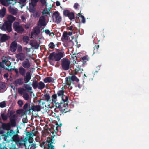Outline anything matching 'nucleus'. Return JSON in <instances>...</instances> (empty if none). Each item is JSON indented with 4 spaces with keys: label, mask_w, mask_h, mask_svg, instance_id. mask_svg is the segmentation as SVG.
I'll use <instances>...</instances> for the list:
<instances>
[{
    "label": "nucleus",
    "mask_w": 149,
    "mask_h": 149,
    "mask_svg": "<svg viewBox=\"0 0 149 149\" xmlns=\"http://www.w3.org/2000/svg\"><path fill=\"white\" fill-rule=\"evenodd\" d=\"M56 6H59L60 5V2L58 1H57L56 2Z\"/></svg>",
    "instance_id": "64"
},
{
    "label": "nucleus",
    "mask_w": 149,
    "mask_h": 149,
    "mask_svg": "<svg viewBox=\"0 0 149 149\" xmlns=\"http://www.w3.org/2000/svg\"><path fill=\"white\" fill-rule=\"evenodd\" d=\"M52 17L53 20H55L54 22L57 24L60 23L61 21V17L60 16L59 13L58 11H55L53 13Z\"/></svg>",
    "instance_id": "9"
},
{
    "label": "nucleus",
    "mask_w": 149,
    "mask_h": 149,
    "mask_svg": "<svg viewBox=\"0 0 149 149\" xmlns=\"http://www.w3.org/2000/svg\"><path fill=\"white\" fill-rule=\"evenodd\" d=\"M7 19L8 21H6L12 24L13 22L15 20V17L11 15H10L8 16Z\"/></svg>",
    "instance_id": "26"
},
{
    "label": "nucleus",
    "mask_w": 149,
    "mask_h": 149,
    "mask_svg": "<svg viewBox=\"0 0 149 149\" xmlns=\"http://www.w3.org/2000/svg\"><path fill=\"white\" fill-rule=\"evenodd\" d=\"M73 33H75L74 32V31H70L68 33V35L69 36H71L72 35Z\"/></svg>",
    "instance_id": "62"
},
{
    "label": "nucleus",
    "mask_w": 149,
    "mask_h": 149,
    "mask_svg": "<svg viewBox=\"0 0 149 149\" xmlns=\"http://www.w3.org/2000/svg\"><path fill=\"white\" fill-rule=\"evenodd\" d=\"M0 36H1L0 39L1 42H5L10 38V37L6 34H2L0 33Z\"/></svg>",
    "instance_id": "20"
},
{
    "label": "nucleus",
    "mask_w": 149,
    "mask_h": 149,
    "mask_svg": "<svg viewBox=\"0 0 149 149\" xmlns=\"http://www.w3.org/2000/svg\"><path fill=\"white\" fill-rule=\"evenodd\" d=\"M45 32L46 34L49 35L50 36L52 34H53V32H50V31L48 29H45Z\"/></svg>",
    "instance_id": "50"
},
{
    "label": "nucleus",
    "mask_w": 149,
    "mask_h": 149,
    "mask_svg": "<svg viewBox=\"0 0 149 149\" xmlns=\"http://www.w3.org/2000/svg\"><path fill=\"white\" fill-rule=\"evenodd\" d=\"M1 116L2 119L4 121H6L7 120L8 117L7 114H6L5 113H1Z\"/></svg>",
    "instance_id": "30"
},
{
    "label": "nucleus",
    "mask_w": 149,
    "mask_h": 149,
    "mask_svg": "<svg viewBox=\"0 0 149 149\" xmlns=\"http://www.w3.org/2000/svg\"><path fill=\"white\" fill-rule=\"evenodd\" d=\"M22 66L25 68H29L30 67L31 64L28 58H26L25 61L22 62Z\"/></svg>",
    "instance_id": "19"
},
{
    "label": "nucleus",
    "mask_w": 149,
    "mask_h": 149,
    "mask_svg": "<svg viewBox=\"0 0 149 149\" xmlns=\"http://www.w3.org/2000/svg\"><path fill=\"white\" fill-rule=\"evenodd\" d=\"M55 127V126H54V125H53L52 126V127L53 128V129L54 130V131H55V132H56V131H57L58 130V126H57L56 127H55V129H54V127Z\"/></svg>",
    "instance_id": "54"
},
{
    "label": "nucleus",
    "mask_w": 149,
    "mask_h": 149,
    "mask_svg": "<svg viewBox=\"0 0 149 149\" xmlns=\"http://www.w3.org/2000/svg\"><path fill=\"white\" fill-rule=\"evenodd\" d=\"M23 123H27V120L26 118H23L22 119Z\"/></svg>",
    "instance_id": "58"
},
{
    "label": "nucleus",
    "mask_w": 149,
    "mask_h": 149,
    "mask_svg": "<svg viewBox=\"0 0 149 149\" xmlns=\"http://www.w3.org/2000/svg\"><path fill=\"white\" fill-rule=\"evenodd\" d=\"M0 123L2 124V128L5 130H9L10 129L11 126L12 127L10 123H3L1 122H0Z\"/></svg>",
    "instance_id": "17"
},
{
    "label": "nucleus",
    "mask_w": 149,
    "mask_h": 149,
    "mask_svg": "<svg viewBox=\"0 0 149 149\" xmlns=\"http://www.w3.org/2000/svg\"><path fill=\"white\" fill-rule=\"evenodd\" d=\"M70 61L67 58H64L61 60L62 68L64 70H67L70 68Z\"/></svg>",
    "instance_id": "5"
},
{
    "label": "nucleus",
    "mask_w": 149,
    "mask_h": 149,
    "mask_svg": "<svg viewBox=\"0 0 149 149\" xmlns=\"http://www.w3.org/2000/svg\"><path fill=\"white\" fill-rule=\"evenodd\" d=\"M79 6V5L78 4V3H76L74 4V7L75 9H77L78 8Z\"/></svg>",
    "instance_id": "57"
},
{
    "label": "nucleus",
    "mask_w": 149,
    "mask_h": 149,
    "mask_svg": "<svg viewBox=\"0 0 149 149\" xmlns=\"http://www.w3.org/2000/svg\"><path fill=\"white\" fill-rule=\"evenodd\" d=\"M66 84L70 86L71 83L74 81H75L78 83L79 81V79L75 75L69 76L65 78Z\"/></svg>",
    "instance_id": "6"
},
{
    "label": "nucleus",
    "mask_w": 149,
    "mask_h": 149,
    "mask_svg": "<svg viewBox=\"0 0 149 149\" xmlns=\"http://www.w3.org/2000/svg\"><path fill=\"white\" fill-rule=\"evenodd\" d=\"M44 81L45 83H50L52 81V78L49 77H47L44 79Z\"/></svg>",
    "instance_id": "34"
},
{
    "label": "nucleus",
    "mask_w": 149,
    "mask_h": 149,
    "mask_svg": "<svg viewBox=\"0 0 149 149\" xmlns=\"http://www.w3.org/2000/svg\"><path fill=\"white\" fill-rule=\"evenodd\" d=\"M82 13H80L77 14V15L82 18L81 22L82 23H85L86 22L84 16L82 15Z\"/></svg>",
    "instance_id": "32"
},
{
    "label": "nucleus",
    "mask_w": 149,
    "mask_h": 149,
    "mask_svg": "<svg viewBox=\"0 0 149 149\" xmlns=\"http://www.w3.org/2000/svg\"><path fill=\"white\" fill-rule=\"evenodd\" d=\"M14 0H0V2L3 5L8 6L9 5L12 4Z\"/></svg>",
    "instance_id": "21"
},
{
    "label": "nucleus",
    "mask_w": 149,
    "mask_h": 149,
    "mask_svg": "<svg viewBox=\"0 0 149 149\" xmlns=\"http://www.w3.org/2000/svg\"><path fill=\"white\" fill-rule=\"evenodd\" d=\"M19 74L24 77V80L26 83H28L31 79L32 74L28 71L26 72L25 68L21 66L19 68Z\"/></svg>",
    "instance_id": "1"
},
{
    "label": "nucleus",
    "mask_w": 149,
    "mask_h": 149,
    "mask_svg": "<svg viewBox=\"0 0 149 149\" xmlns=\"http://www.w3.org/2000/svg\"><path fill=\"white\" fill-rule=\"evenodd\" d=\"M24 90L23 89H19L18 91V92L20 94H22L23 93Z\"/></svg>",
    "instance_id": "60"
},
{
    "label": "nucleus",
    "mask_w": 149,
    "mask_h": 149,
    "mask_svg": "<svg viewBox=\"0 0 149 149\" xmlns=\"http://www.w3.org/2000/svg\"><path fill=\"white\" fill-rule=\"evenodd\" d=\"M5 87V86L2 82H0V90L4 89Z\"/></svg>",
    "instance_id": "49"
},
{
    "label": "nucleus",
    "mask_w": 149,
    "mask_h": 149,
    "mask_svg": "<svg viewBox=\"0 0 149 149\" xmlns=\"http://www.w3.org/2000/svg\"><path fill=\"white\" fill-rule=\"evenodd\" d=\"M45 20V17L44 16H42L39 18L38 23L41 26H45L46 25Z\"/></svg>",
    "instance_id": "24"
},
{
    "label": "nucleus",
    "mask_w": 149,
    "mask_h": 149,
    "mask_svg": "<svg viewBox=\"0 0 149 149\" xmlns=\"http://www.w3.org/2000/svg\"><path fill=\"white\" fill-rule=\"evenodd\" d=\"M21 19H22V20L23 22H24L26 20V18H25V17L24 16H21Z\"/></svg>",
    "instance_id": "59"
},
{
    "label": "nucleus",
    "mask_w": 149,
    "mask_h": 149,
    "mask_svg": "<svg viewBox=\"0 0 149 149\" xmlns=\"http://www.w3.org/2000/svg\"><path fill=\"white\" fill-rule=\"evenodd\" d=\"M40 28L38 26L35 27L33 29V31H32L31 33V36L30 37V38H32V36L33 35H38L40 33Z\"/></svg>",
    "instance_id": "18"
},
{
    "label": "nucleus",
    "mask_w": 149,
    "mask_h": 149,
    "mask_svg": "<svg viewBox=\"0 0 149 149\" xmlns=\"http://www.w3.org/2000/svg\"><path fill=\"white\" fill-rule=\"evenodd\" d=\"M61 39L63 41H66L68 40V33L67 32L65 31L63 32Z\"/></svg>",
    "instance_id": "27"
},
{
    "label": "nucleus",
    "mask_w": 149,
    "mask_h": 149,
    "mask_svg": "<svg viewBox=\"0 0 149 149\" xmlns=\"http://www.w3.org/2000/svg\"><path fill=\"white\" fill-rule=\"evenodd\" d=\"M64 15L68 17L70 20L75 19L74 13L73 12H70L69 10H65L63 11Z\"/></svg>",
    "instance_id": "10"
},
{
    "label": "nucleus",
    "mask_w": 149,
    "mask_h": 149,
    "mask_svg": "<svg viewBox=\"0 0 149 149\" xmlns=\"http://www.w3.org/2000/svg\"><path fill=\"white\" fill-rule=\"evenodd\" d=\"M11 26V24L6 21H5L3 26H2L0 27V28L3 31H7L8 32H10L12 30Z\"/></svg>",
    "instance_id": "8"
},
{
    "label": "nucleus",
    "mask_w": 149,
    "mask_h": 149,
    "mask_svg": "<svg viewBox=\"0 0 149 149\" xmlns=\"http://www.w3.org/2000/svg\"><path fill=\"white\" fill-rule=\"evenodd\" d=\"M6 106V103L5 101L2 102H0V107L3 108L5 107Z\"/></svg>",
    "instance_id": "46"
},
{
    "label": "nucleus",
    "mask_w": 149,
    "mask_h": 149,
    "mask_svg": "<svg viewBox=\"0 0 149 149\" xmlns=\"http://www.w3.org/2000/svg\"><path fill=\"white\" fill-rule=\"evenodd\" d=\"M40 2L43 5H44L46 3V0H40Z\"/></svg>",
    "instance_id": "61"
},
{
    "label": "nucleus",
    "mask_w": 149,
    "mask_h": 149,
    "mask_svg": "<svg viewBox=\"0 0 149 149\" xmlns=\"http://www.w3.org/2000/svg\"><path fill=\"white\" fill-rule=\"evenodd\" d=\"M22 46L20 45H18L17 47V52L19 53H22Z\"/></svg>",
    "instance_id": "41"
},
{
    "label": "nucleus",
    "mask_w": 149,
    "mask_h": 149,
    "mask_svg": "<svg viewBox=\"0 0 149 149\" xmlns=\"http://www.w3.org/2000/svg\"><path fill=\"white\" fill-rule=\"evenodd\" d=\"M45 84L42 81H40L38 83V88L40 90L43 89L45 87Z\"/></svg>",
    "instance_id": "29"
},
{
    "label": "nucleus",
    "mask_w": 149,
    "mask_h": 149,
    "mask_svg": "<svg viewBox=\"0 0 149 149\" xmlns=\"http://www.w3.org/2000/svg\"><path fill=\"white\" fill-rule=\"evenodd\" d=\"M31 2L30 3V5H32L33 7H35L37 3L38 2L39 0H31Z\"/></svg>",
    "instance_id": "33"
},
{
    "label": "nucleus",
    "mask_w": 149,
    "mask_h": 149,
    "mask_svg": "<svg viewBox=\"0 0 149 149\" xmlns=\"http://www.w3.org/2000/svg\"><path fill=\"white\" fill-rule=\"evenodd\" d=\"M15 57L17 58V61L18 60V61L19 60L21 61H24L25 58V54L23 53H19L16 54L15 55Z\"/></svg>",
    "instance_id": "15"
},
{
    "label": "nucleus",
    "mask_w": 149,
    "mask_h": 149,
    "mask_svg": "<svg viewBox=\"0 0 149 149\" xmlns=\"http://www.w3.org/2000/svg\"><path fill=\"white\" fill-rule=\"evenodd\" d=\"M15 111L9 109L7 112V115L10 118V123H11V126L12 127H15L16 126V119L17 116L16 114H14L15 113Z\"/></svg>",
    "instance_id": "4"
},
{
    "label": "nucleus",
    "mask_w": 149,
    "mask_h": 149,
    "mask_svg": "<svg viewBox=\"0 0 149 149\" xmlns=\"http://www.w3.org/2000/svg\"><path fill=\"white\" fill-rule=\"evenodd\" d=\"M25 89L29 91H31L32 90V87H29L27 85H26L25 86Z\"/></svg>",
    "instance_id": "51"
},
{
    "label": "nucleus",
    "mask_w": 149,
    "mask_h": 149,
    "mask_svg": "<svg viewBox=\"0 0 149 149\" xmlns=\"http://www.w3.org/2000/svg\"><path fill=\"white\" fill-rule=\"evenodd\" d=\"M44 97H45L46 100L48 102L49 101V100L50 99V97L49 95V94L48 93H46L44 95Z\"/></svg>",
    "instance_id": "40"
},
{
    "label": "nucleus",
    "mask_w": 149,
    "mask_h": 149,
    "mask_svg": "<svg viewBox=\"0 0 149 149\" xmlns=\"http://www.w3.org/2000/svg\"><path fill=\"white\" fill-rule=\"evenodd\" d=\"M9 10L11 13L13 15H15L17 13V11L13 8L11 7L10 6L9 8Z\"/></svg>",
    "instance_id": "35"
},
{
    "label": "nucleus",
    "mask_w": 149,
    "mask_h": 149,
    "mask_svg": "<svg viewBox=\"0 0 149 149\" xmlns=\"http://www.w3.org/2000/svg\"><path fill=\"white\" fill-rule=\"evenodd\" d=\"M58 97H60L61 101H60L62 103V104H64L63 106L65 107H68V97L67 96H66L65 97V99H64V97L65 96L64 92L63 90V87H62L61 88V90H59L57 91V94H56Z\"/></svg>",
    "instance_id": "3"
},
{
    "label": "nucleus",
    "mask_w": 149,
    "mask_h": 149,
    "mask_svg": "<svg viewBox=\"0 0 149 149\" xmlns=\"http://www.w3.org/2000/svg\"><path fill=\"white\" fill-rule=\"evenodd\" d=\"M48 143L45 144V145H42V143L41 145V147H44L45 149H54V146L53 145L52 142V141L51 139L50 138H48L47 140Z\"/></svg>",
    "instance_id": "13"
},
{
    "label": "nucleus",
    "mask_w": 149,
    "mask_h": 149,
    "mask_svg": "<svg viewBox=\"0 0 149 149\" xmlns=\"http://www.w3.org/2000/svg\"><path fill=\"white\" fill-rule=\"evenodd\" d=\"M29 38L28 36H25L23 37V42L24 43H25L26 44H27L28 43L29 41Z\"/></svg>",
    "instance_id": "31"
},
{
    "label": "nucleus",
    "mask_w": 149,
    "mask_h": 149,
    "mask_svg": "<svg viewBox=\"0 0 149 149\" xmlns=\"http://www.w3.org/2000/svg\"><path fill=\"white\" fill-rule=\"evenodd\" d=\"M74 26V25H72L68 27L67 29L69 30L73 31L75 28Z\"/></svg>",
    "instance_id": "47"
},
{
    "label": "nucleus",
    "mask_w": 149,
    "mask_h": 149,
    "mask_svg": "<svg viewBox=\"0 0 149 149\" xmlns=\"http://www.w3.org/2000/svg\"><path fill=\"white\" fill-rule=\"evenodd\" d=\"M24 79L20 78L16 79L13 83V84L16 86L22 85L23 83Z\"/></svg>",
    "instance_id": "22"
},
{
    "label": "nucleus",
    "mask_w": 149,
    "mask_h": 149,
    "mask_svg": "<svg viewBox=\"0 0 149 149\" xmlns=\"http://www.w3.org/2000/svg\"><path fill=\"white\" fill-rule=\"evenodd\" d=\"M49 131L51 132V133L52 134L51 136V137H48L47 138V140L45 142H43L42 145H45V144L48 143H47V141H48V139L49 138H50L51 139L52 141V144H55V143L54 141L55 140V139H54V137L56 135V132L54 131L53 127L52 128V127L51 128L49 129Z\"/></svg>",
    "instance_id": "11"
},
{
    "label": "nucleus",
    "mask_w": 149,
    "mask_h": 149,
    "mask_svg": "<svg viewBox=\"0 0 149 149\" xmlns=\"http://www.w3.org/2000/svg\"><path fill=\"white\" fill-rule=\"evenodd\" d=\"M17 103L19 107H21L23 104V102L22 100H19L18 101Z\"/></svg>",
    "instance_id": "48"
},
{
    "label": "nucleus",
    "mask_w": 149,
    "mask_h": 149,
    "mask_svg": "<svg viewBox=\"0 0 149 149\" xmlns=\"http://www.w3.org/2000/svg\"><path fill=\"white\" fill-rule=\"evenodd\" d=\"M6 8L3 7L0 10V17L3 18L4 17L6 12Z\"/></svg>",
    "instance_id": "28"
},
{
    "label": "nucleus",
    "mask_w": 149,
    "mask_h": 149,
    "mask_svg": "<svg viewBox=\"0 0 149 149\" xmlns=\"http://www.w3.org/2000/svg\"><path fill=\"white\" fill-rule=\"evenodd\" d=\"M11 140L12 141L15 142L16 143H19V144H21L22 142L17 135H13L11 137Z\"/></svg>",
    "instance_id": "25"
},
{
    "label": "nucleus",
    "mask_w": 149,
    "mask_h": 149,
    "mask_svg": "<svg viewBox=\"0 0 149 149\" xmlns=\"http://www.w3.org/2000/svg\"><path fill=\"white\" fill-rule=\"evenodd\" d=\"M23 110L25 112L26 115L27 113H29L31 112V107L30 104H29V103L26 102L24 105Z\"/></svg>",
    "instance_id": "14"
},
{
    "label": "nucleus",
    "mask_w": 149,
    "mask_h": 149,
    "mask_svg": "<svg viewBox=\"0 0 149 149\" xmlns=\"http://www.w3.org/2000/svg\"><path fill=\"white\" fill-rule=\"evenodd\" d=\"M13 27L14 30L18 33H22L24 31V29L22 26L17 22H15L13 23Z\"/></svg>",
    "instance_id": "7"
},
{
    "label": "nucleus",
    "mask_w": 149,
    "mask_h": 149,
    "mask_svg": "<svg viewBox=\"0 0 149 149\" xmlns=\"http://www.w3.org/2000/svg\"><path fill=\"white\" fill-rule=\"evenodd\" d=\"M16 112L17 113L19 114H21L22 116L26 115L22 109L17 110Z\"/></svg>",
    "instance_id": "38"
},
{
    "label": "nucleus",
    "mask_w": 149,
    "mask_h": 149,
    "mask_svg": "<svg viewBox=\"0 0 149 149\" xmlns=\"http://www.w3.org/2000/svg\"><path fill=\"white\" fill-rule=\"evenodd\" d=\"M33 133L32 132H27L26 133V136L28 137L29 138L31 137V136H33Z\"/></svg>",
    "instance_id": "45"
},
{
    "label": "nucleus",
    "mask_w": 149,
    "mask_h": 149,
    "mask_svg": "<svg viewBox=\"0 0 149 149\" xmlns=\"http://www.w3.org/2000/svg\"><path fill=\"white\" fill-rule=\"evenodd\" d=\"M65 53L63 52H58V53L53 52L50 54L48 58L50 60H54L58 61L64 56Z\"/></svg>",
    "instance_id": "2"
},
{
    "label": "nucleus",
    "mask_w": 149,
    "mask_h": 149,
    "mask_svg": "<svg viewBox=\"0 0 149 149\" xmlns=\"http://www.w3.org/2000/svg\"><path fill=\"white\" fill-rule=\"evenodd\" d=\"M30 25L28 24H26L25 26V27L26 29H28L29 28Z\"/></svg>",
    "instance_id": "63"
},
{
    "label": "nucleus",
    "mask_w": 149,
    "mask_h": 149,
    "mask_svg": "<svg viewBox=\"0 0 149 149\" xmlns=\"http://www.w3.org/2000/svg\"><path fill=\"white\" fill-rule=\"evenodd\" d=\"M13 70H14L16 73V75H17L19 74V69L18 70V69L14 67L12 69Z\"/></svg>",
    "instance_id": "52"
},
{
    "label": "nucleus",
    "mask_w": 149,
    "mask_h": 149,
    "mask_svg": "<svg viewBox=\"0 0 149 149\" xmlns=\"http://www.w3.org/2000/svg\"><path fill=\"white\" fill-rule=\"evenodd\" d=\"M49 47L52 49H54L55 47V45L53 42H50L48 45Z\"/></svg>",
    "instance_id": "42"
},
{
    "label": "nucleus",
    "mask_w": 149,
    "mask_h": 149,
    "mask_svg": "<svg viewBox=\"0 0 149 149\" xmlns=\"http://www.w3.org/2000/svg\"><path fill=\"white\" fill-rule=\"evenodd\" d=\"M52 102L55 103V106L57 108H60L61 107V105L62 104V103L61 102H57V95L56 94H53L51 97Z\"/></svg>",
    "instance_id": "12"
},
{
    "label": "nucleus",
    "mask_w": 149,
    "mask_h": 149,
    "mask_svg": "<svg viewBox=\"0 0 149 149\" xmlns=\"http://www.w3.org/2000/svg\"><path fill=\"white\" fill-rule=\"evenodd\" d=\"M18 47L17 43L16 41L13 42L10 46V49L13 52H14L17 50Z\"/></svg>",
    "instance_id": "16"
},
{
    "label": "nucleus",
    "mask_w": 149,
    "mask_h": 149,
    "mask_svg": "<svg viewBox=\"0 0 149 149\" xmlns=\"http://www.w3.org/2000/svg\"><path fill=\"white\" fill-rule=\"evenodd\" d=\"M88 56H83L81 58V59L83 61V63H85L86 61H88V60L87 58Z\"/></svg>",
    "instance_id": "44"
},
{
    "label": "nucleus",
    "mask_w": 149,
    "mask_h": 149,
    "mask_svg": "<svg viewBox=\"0 0 149 149\" xmlns=\"http://www.w3.org/2000/svg\"><path fill=\"white\" fill-rule=\"evenodd\" d=\"M49 13L47 9H44L42 12V15H45V14H48Z\"/></svg>",
    "instance_id": "53"
},
{
    "label": "nucleus",
    "mask_w": 149,
    "mask_h": 149,
    "mask_svg": "<svg viewBox=\"0 0 149 149\" xmlns=\"http://www.w3.org/2000/svg\"><path fill=\"white\" fill-rule=\"evenodd\" d=\"M23 97L26 100H28L29 98V97L28 93H25L23 94Z\"/></svg>",
    "instance_id": "39"
},
{
    "label": "nucleus",
    "mask_w": 149,
    "mask_h": 149,
    "mask_svg": "<svg viewBox=\"0 0 149 149\" xmlns=\"http://www.w3.org/2000/svg\"><path fill=\"white\" fill-rule=\"evenodd\" d=\"M15 132L13 130H10V131H8L6 133V135L5 136L9 137L12 136L14 134Z\"/></svg>",
    "instance_id": "36"
},
{
    "label": "nucleus",
    "mask_w": 149,
    "mask_h": 149,
    "mask_svg": "<svg viewBox=\"0 0 149 149\" xmlns=\"http://www.w3.org/2000/svg\"><path fill=\"white\" fill-rule=\"evenodd\" d=\"M31 112L39 111L41 110L40 106L39 105H35L33 104L32 106H31Z\"/></svg>",
    "instance_id": "23"
},
{
    "label": "nucleus",
    "mask_w": 149,
    "mask_h": 149,
    "mask_svg": "<svg viewBox=\"0 0 149 149\" xmlns=\"http://www.w3.org/2000/svg\"><path fill=\"white\" fill-rule=\"evenodd\" d=\"M33 47H34V49H37L39 47V45L38 44H36Z\"/></svg>",
    "instance_id": "56"
},
{
    "label": "nucleus",
    "mask_w": 149,
    "mask_h": 149,
    "mask_svg": "<svg viewBox=\"0 0 149 149\" xmlns=\"http://www.w3.org/2000/svg\"><path fill=\"white\" fill-rule=\"evenodd\" d=\"M99 47V45L97 44H96L94 47V53H95V52H96L97 51V50L98 49Z\"/></svg>",
    "instance_id": "43"
},
{
    "label": "nucleus",
    "mask_w": 149,
    "mask_h": 149,
    "mask_svg": "<svg viewBox=\"0 0 149 149\" xmlns=\"http://www.w3.org/2000/svg\"><path fill=\"white\" fill-rule=\"evenodd\" d=\"M32 86L34 89L37 88L38 87V84L36 80H33L32 84Z\"/></svg>",
    "instance_id": "37"
},
{
    "label": "nucleus",
    "mask_w": 149,
    "mask_h": 149,
    "mask_svg": "<svg viewBox=\"0 0 149 149\" xmlns=\"http://www.w3.org/2000/svg\"><path fill=\"white\" fill-rule=\"evenodd\" d=\"M24 49L27 52H30L31 49L28 48L26 47H25L24 48Z\"/></svg>",
    "instance_id": "55"
}]
</instances>
